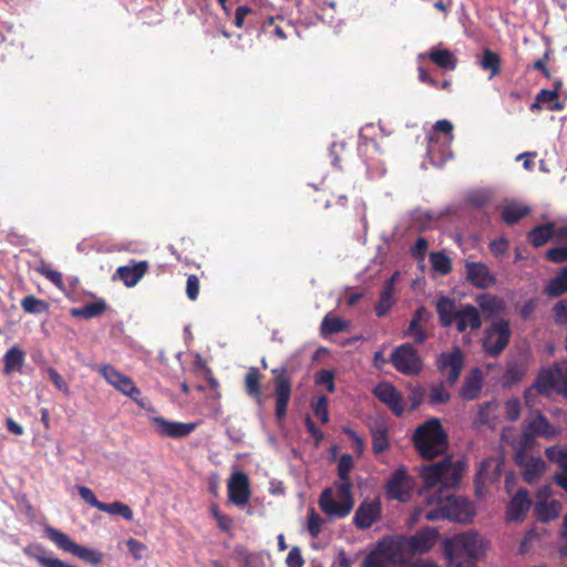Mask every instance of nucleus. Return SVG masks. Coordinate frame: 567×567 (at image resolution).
<instances>
[{
    "label": "nucleus",
    "instance_id": "obj_1",
    "mask_svg": "<svg viewBox=\"0 0 567 567\" xmlns=\"http://www.w3.org/2000/svg\"><path fill=\"white\" fill-rule=\"evenodd\" d=\"M465 470V461L453 462L451 457L422 467L420 476L424 487L431 489L440 485L436 492L427 496V504L433 507L424 512L426 520L449 519L458 523L472 520L475 515L473 503L453 494V491L460 485Z\"/></svg>",
    "mask_w": 567,
    "mask_h": 567
},
{
    "label": "nucleus",
    "instance_id": "obj_2",
    "mask_svg": "<svg viewBox=\"0 0 567 567\" xmlns=\"http://www.w3.org/2000/svg\"><path fill=\"white\" fill-rule=\"evenodd\" d=\"M447 567H475L482 554V540L477 533H462L443 542Z\"/></svg>",
    "mask_w": 567,
    "mask_h": 567
},
{
    "label": "nucleus",
    "instance_id": "obj_3",
    "mask_svg": "<svg viewBox=\"0 0 567 567\" xmlns=\"http://www.w3.org/2000/svg\"><path fill=\"white\" fill-rule=\"evenodd\" d=\"M413 445L422 458L432 460L443 454L447 449V435L439 419H431L413 433Z\"/></svg>",
    "mask_w": 567,
    "mask_h": 567
},
{
    "label": "nucleus",
    "instance_id": "obj_4",
    "mask_svg": "<svg viewBox=\"0 0 567 567\" xmlns=\"http://www.w3.org/2000/svg\"><path fill=\"white\" fill-rule=\"evenodd\" d=\"M403 561L404 551L398 536H386L365 556L362 567H394Z\"/></svg>",
    "mask_w": 567,
    "mask_h": 567
},
{
    "label": "nucleus",
    "instance_id": "obj_5",
    "mask_svg": "<svg viewBox=\"0 0 567 567\" xmlns=\"http://www.w3.org/2000/svg\"><path fill=\"white\" fill-rule=\"evenodd\" d=\"M559 434L560 427L551 424L542 412L536 411L534 415L526 417L524 421L522 435L514 446L532 450L536 437L549 441Z\"/></svg>",
    "mask_w": 567,
    "mask_h": 567
},
{
    "label": "nucleus",
    "instance_id": "obj_6",
    "mask_svg": "<svg viewBox=\"0 0 567 567\" xmlns=\"http://www.w3.org/2000/svg\"><path fill=\"white\" fill-rule=\"evenodd\" d=\"M96 371L105 379V381L114 386L122 394L131 398L140 408H145L148 401L140 398L141 390L135 385L132 378L120 372L111 364H103L96 368Z\"/></svg>",
    "mask_w": 567,
    "mask_h": 567
},
{
    "label": "nucleus",
    "instance_id": "obj_7",
    "mask_svg": "<svg viewBox=\"0 0 567 567\" xmlns=\"http://www.w3.org/2000/svg\"><path fill=\"white\" fill-rule=\"evenodd\" d=\"M44 532L48 538L52 540L59 548L79 557L82 560L97 565L103 559V555L100 551L78 545L65 533L52 526H47Z\"/></svg>",
    "mask_w": 567,
    "mask_h": 567
},
{
    "label": "nucleus",
    "instance_id": "obj_8",
    "mask_svg": "<svg viewBox=\"0 0 567 567\" xmlns=\"http://www.w3.org/2000/svg\"><path fill=\"white\" fill-rule=\"evenodd\" d=\"M390 362L404 375H417L423 369V361L417 350L409 342L394 348Z\"/></svg>",
    "mask_w": 567,
    "mask_h": 567
},
{
    "label": "nucleus",
    "instance_id": "obj_9",
    "mask_svg": "<svg viewBox=\"0 0 567 567\" xmlns=\"http://www.w3.org/2000/svg\"><path fill=\"white\" fill-rule=\"evenodd\" d=\"M511 336L512 331L508 320L498 319L493 322L492 326L486 329L485 337L483 339L482 346L485 353L489 357L499 355L508 346Z\"/></svg>",
    "mask_w": 567,
    "mask_h": 567
},
{
    "label": "nucleus",
    "instance_id": "obj_10",
    "mask_svg": "<svg viewBox=\"0 0 567 567\" xmlns=\"http://www.w3.org/2000/svg\"><path fill=\"white\" fill-rule=\"evenodd\" d=\"M440 533L434 527H423L411 536H398L403 551L422 555L430 551L439 539Z\"/></svg>",
    "mask_w": 567,
    "mask_h": 567
},
{
    "label": "nucleus",
    "instance_id": "obj_11",
    "mask_svg": "<svg viewBox=\"0 0 567 567\" xmlns=\"http://www.w3.org/2000/svg\"><path fill=\"white\" fill-rule=\"evenodd\" d=\"M413 488L414 478L408 474L404 466H400L389 477L385 484V494L390 499L405 503L410 501Z\"/></svg>",
    "mask_w": 567,
    "mask_h": 567
},
{
    "label": "nucleus",
    "instance_id": "obj_12",
    "mask_svg": "<svg viewBox=\"0 0 567 567\" xmlns=\"http://www.w3.org/2000/svg\"><path fill=\"white\" fill-rule=\"evenodd\" d=\"M272 373L275 374V415L277 421L281 422L287 416V408L291 396V380L286 367L272 369Z\"/></svg>",
    "mask_w": 567,
    "mask_h": 567
},
{
    "label": "nucleus",
    "instance_id": "obj_13",
    "mask_svg": "<svg viewBox=\"0 0 567 567\" xmlns=\"http://www.w3.org/2000/svg\"><path fill=\"white\" fill-rule=\"evenodd\" d=\"M529 450H523L520 446H514V461L522 470L523 480L533 484L537 482L546 470L545 461L539 456L527 454Z\"/></svg>",
    "mask_w": 567,
    "mask_h": 567
},
{
    "label": "nucleus",
    "instance_id": "obj_14",
    "mask_svg": "<svg viewBox=\"0 0 567 567\" xmlns=\"http://www.w3.org/2000/svg\"><path fill=\"white\" fill-rule=\"evenodd\" d=\"M437 370L453 385L460 378L464 367V355L460 348L455 347L451 352H443L436 361Z\"/></svg>",
    "mask_w": 567,
    "mask_h": 567
},
{
    "label": "nucleus",
    "instance_id": "obj_15",
    "mask_svg": "<svg viewBox=\"0 0 567 567\" xmlns=\"http://www.w3.org/2000/svg\"><path fill=\"white\" fill-rule=\"evenodd\" d=\"M373 395L398 417L404 413V400L402 393L390 382H380L372 390Z\"/></svg>",
    "mask_w": 567,
    "mask_h": 567
},
{
    "label": "nucleus",
    "instance_id": "obj_16",
    "mask_svg": "<svg viewBox=\"0 0 567 567\" xmlns=\"http://www.w3.org/2000/svg\"><path fill=\"white\" fill-rule=\"evenodd\" d=\"M152 424L158 435L172 439H182L188 436L197 426L196 423H184L168 421L163 416H154L151 419Z\"/></svg>",
    "mask_w": 567,
    "mask_h": 567
},
{
    "label": "nucleus",
    "instance_id": "obj_17",
    "mask_svg": "<svg viewBox=\"0 0 567 567\" xmlns=\"http://www.w3.org/2000/svg\"><path fill=\"white\" fill-rule=\"evenodd\" d=\"M434 131L446 135L447 142L436 155V147L439 146V138L431 136L427 145V153L434 161L445 162L452 156L450 144L453 140V124L449 120H439L434 124Z\"/></svg>",
    "mask_w": 567,
    "mask_h": 567
},
{
    "label": "nucleus",
    "instance_id": "obj_18",
    "mask_svg": "<svg viewBox=\"0 0 567 567\" xmlns=\"http://www.w3.org/2000/svg\"><path fill=\"white\" fill-rule=\"evenodd\" d=\"M560 377L561 364L555 363L551 368H544L538 372L533 388L543 395H549L555 389L558 391Z\"/></svg>",
    "mask_w": 567,
    "mask_h": 567
},
{
    "label": "nucleus",
    "instance_id": "obj_19",
    "mask_svg": "<svg viewBox=\"0 0 567 567\" xmlns=\"http://www.w3.org/2000/svg\"><path fill=\"white\" fill-rule=\"evenodd\" d=\"M466 279L473 286L487 289L496 284V278L483 262L467 261L465 264Z\"/></svg>",
    "mask_w": 567,
    "mask_h": 567
},
{
    "label": "nucleus",
    "instance_id": "obj_20",
    "mask_svg": "<svg viewBox=\"0 0 567 567\" xmlns=\"http://www.w3.org/2000/svg\"><path fill=\"white\" fill-rule=\"evenodd\" d=\"M248 476L244 472H236L228 482V497L238 506L246 505L250 498Z\"/></svg>",
    "mask_w": 567,
    "mask_h": 567
},
{
    "label": "nucleus",
    "instance_id": "obj_21",
    "mask_svg": "<svg viewBox=\"0 0 567 567\" xmlns=\"http://www.w3.org/2000/svg\"><path fill=\"white\" fill-rule=\"evenodd\" d=\"M319 506L327 515L338 518L348 516L353 508L351 502L336 501L330 488H326L320 495Z\"/></svg>",
    "mask_w": 567,
    "mask_h": 567
},
{
    "label": "nucleus",
    "instance_id": "obj_22",
    "mask_svg": "<svg viewBox=\"0 0 567 567\" xmlns=\"http://www.w3.org/2000/svg\"><path fill=\"white\" fill-rule=\"evenodd\" d=\"M381 514L379 502H362L357 508L353 523L359 529H367L378 520Z\"/></svg>",
    "mask_w": 567,
    "mask_h": 567
},
{
    "label": "nucleus",
    "instance_id": "obj_23",
    "mask_svg": "<svg viewBox=\"0 0 567 567\" xmlns=\"http://www.w3.org/2000/svg\"><path fill=\"white\" fill-rule=\"evenodd\" d=\"M458 332H465L467 329L477 330L482 326L480 311L473 305H465L456 312L454 319Z\"/></svg>",
    "mask_w": 567,
    "mask_h": 567
},
{
    "label": "nucleus",
    "instance_id": "obj_24",
    "mask_svg": "<svg viewBox=\"0 0 567 567\" xmlns=\"http://www.w3.org/2000/svg\"><path fill=\"white\" fill-rule=\"evenodd\" d=\"M483 386V373L478 368H474L465 377L463 385L460 389V396L466 401H473L481 394Z\"/></svg>",
    "mask_w": 567,
    "mask_h": 567
},
{
    "label": "nucleus",
    "instance_id": "obj_25",
    "mask_svg": "<svg viewBox=\"0 0 567 567\" xmlns=\"http://www.w3.org/2000/svg\"><path fill=\"white\" fill-rule=\"evenodd\" d=\"M148 270V262L142 260L131 265L121 266L116 269L117 277L126 287H134Z\"/></svg>",
    "mask_w": 567,
    "mask_h": 567
},
{
    "label": "nucleus",
    "instance_id": "obj_26",
    "mask_svg": "<svg viewBox=\"0 0 567 567\" xmlns=\"http://www.w3.org/2000/svg\"><path fill=\"white\" fill-rule=\"evenodd\" d=\"M530 507V499L526 489H518L508 504L506 517L508 520H520Z\"/></svg>",
    "mask_w": 567,
    "mask_h": 567
},
{
    "label": "nucleus",
    "instance_id": "obj_27",
    "mask_svg": "<svg viewBox=\"0 0 567 567\" xmlns=\"http://www.w3.org/2000/svg\"><path fill=\"white\" fill-rule=\"evenodd\" d=\"M435 308L441 326L444 328L451 327L456 318V312L458 311V309H456L455 300L450 297L442 296L436 300Z\"/></svg>",
    "mask_w": 567,
    "mask_h": 567
},
{
    "label": "nucleus",
    "instance_id": "obj_28",
    "mask_svg": "<svg viewBox=\"0 0 567 567\" xmlns=\"http://www.w3.org/2000/svg\"><path fill=\"white\" fill-rule=\"evenodd\" d=\"M429 59L439 68L453 71L456 69L457 59L449 49L433 47L427 52Z\"/></svg>",
    "mask_w": 567,
    "mask_h": 567
},
{
    "label": "nucleus",
    "instance_id": "obj_29",
    "mask_svg": "<svg viewBox=\"0 0 567 567\" xmlns=\"http://www.w3.org/2000/svg\"><path fill=\"white\" fill-rule=\"evenodd\" d=\"M394 281H395V276H392L390 279H388L384 282V285L382 287L379 301L375 305V315L379 318L384 317L390 311L392 306L394 305V297H393Z\"/></svg>",
    "mask_w": 567,
    "mask_h": 567
},
{
    "label": "nucleus",
    "instance_id": "obj_30",
    "mask_svg": "<svg viewBox=\"0 0 567 567\" xmlns=\"http://www.w3.org/2000/svg\"><path fill=\"white\" fill-rule=\"evenodd\" d=\"M553 237H555V224L551 221L537 225L527 233L528 243L536 248L544 246Z\"/></svg>",
    "mask_w": 567,
    "mask_h": 567
},
{
    "label": "nucleus",
    "instance_id": "obj_31",
    "mask_svg": "<svg viewBox=\"0 0 567 567\" xmlns=\"http://www.w3.org/2000/svg\"><path fill=\"white\" fill-rule=\"evenodd\" d=\"M544 293L548 298H558L567 293V266L563 267L554 278L548 280Z\"/></svg>",
    "mask_w": 567,
    "mask_h": 567
},
{
    "label": "nucleus",
    "instance_id": "obj_32",
    "mask_svg": "<svg viewBox=\"0 0 567 567\" xmlns=\"http://www.w3.org/2000/svg\"><path fill=\"white\" fill-rule=\"evenodd\" d=\"M561 87V81L557 80L554 82L553 90L542 89L537 95V102H542L546 104V109L548 111H560L564 109V105L558 102L559 99V90Z\"/></svg>",
    "mask_w": 567,
    "mask_h": 567
},
{
    "label": "nucleus",
    "instance_id": "obj_33",
    "mask_svg": "<svg viewBox=\"0 0 567 567\" xmlns=\"http://www.w3.org/2000/svg\"><path fill=\"white\" fill-rule=\"evenodd\" d=\"M350 327V322L348 320H344L338 316H332L331 313H328L324 316V318L321 321L320 324V333L322 337H328L333 333L348 331Z\"/></svg>",
    "mask_w": 567,
    "mask_h": 567
},
{
    "label": "nucleus",
    "instance_id": "obj_34",
    "mask_svg": "<svg viewBox=\"0 0 567 567\" xmlns=\"http://www.w3.org/2000/svg\"><path fill=\"white\" fill-rule=\"evenodd\" d=\"M475 301L483 312L491 316L498 315L505 309L504 300L491 293H481L476 297Z\"/></svg>",
    "mask_w": 567,
    "mask_h": 567
},
{
    "label": "nucleus",
    "instance_id": "obj_35",
    "mask_svg": "<svg viewBox=\"0 0 567 567\" xmlns=\"http://www.w3.org/2000/svg\"><path fill=\"white\" fill-rule=\"evenodd\" d=\"M106 308V302L100 299L97 301L85 303L79 308H72L70 312L71 316L75 318L92 319L101 316Z\"/></svg>",
    "mask_w": 567,
    "mask_h": 567
},
{
    "label": "nucleus",
    "instance_id": "obj_36",
    "mask_svg": "<svg viewBox=\"0 0 567 567\" xmlns=\"http://www.w3.org/2000/svg\"><path fill=\"white\" fill-rule=\"evenodd\" d=\"M261 377L262 375L258 368L250 367L244 380L246 393L258 401L261 399Z\"/></svg>",
    "mask_w": 567,
    "mask_h": 567
},
{
    "label": "nucleus",
    "instance_id": "obj_37",
    "mask_svg": "<svg viewBox=\"0 0 567 567\" xmlns=\"http://www.w3.org/2000/svg\"><path fill=\"white\" fill-rule=\"evenodd\" d=\"M372 450L374 454H381L389 450L388 429L384 424H379L371 430Z\"/></svg>",
    "mask_w": 567,
    "mask_h": 567
},
{
    "label": "nucleus",
    "instance_id": "obj_38",
    "mask_svg": "<svg viewBox=\"0 0 567 567\" xmlns=\"http://www.w3.org/2000/svg\"><path fill=\"white\" fill-rule=\"evenodd\" d=\"M24 362V352L18 347L9 349L3 357L4 373L9 374L12 371L21 370Z\"/></svg>",
    "mask_w": 567,
    "mask_h": 567
},
{
    "label": "nucleus",
    "instance_id": "obj_39",
    "mask_svg": "<svg viewBox=\"0 0 567 567\" xmlns=\"http://www.w3.org/2000/svg\"><path fill=\"white\" fill-rule=\"evenodd\" d=\"M21 308L25 313L40 315L49 311V303L33 295L25 296L21 302Z\"/></svg>",
    "mask_w": 567,
    "mask_h": 567
},
{
    "label": "nucleus",
    "instance_id": "obj_40",
    "mask_svg": "<svg viewBox=\"0 0 567 567\" xmlns=\"http://www.w3.org/2000/svg\"><path fill=\"white\" fill-rule=\"evenodd\" d=\"M285 25L287 28H291L288 22H286L282 18L277 17H270L267 22L262 25V31L270 34L271 37H275L279 40H286L287 34L285 31Z\"/></svg>",
    "mask_w": 567,
    "mask_h": 567
},
{
    "label": "nucleus",
    "instance_id": "obj_41",
    "mask_svg": "<svg viewBox=\"0 0 567 567\" xmlns=\"http://www.w3.org/2000/svg\"><path fill=\"white\" fill-rule=\"evenodd\" d=\"M481 68L491 72L489 79L498 75L502 70V61L499 55L496 52L486 49L483 53Z\"/></svg>",
    "mask_w": 567,
    "mask_h": 567
},
{
    "label": "nucleus",
    "instance_id": "obj_42",
    "mask_svg": "<svg viewBox=\"0 0 567 567\" xmlns=\"http://www.w3.org/2000/svg\"><path fill=\"white\" fill-rule=\"evenodd\" d=\"M529 214V208L527 206H520L516 204L506 205L502 210L503 220L513 225L519 221L522 218Z\"/></svg>",
    "mask_w": 567,
    "mask_h": 567
},
{
    "label": "nucleus",
    "instance_id": "obj_43",
    "mask_svg": "<svg viewBox=\"0 0 567 567\" xmlns=\"http://www.w3.org/2000/svg\"><path fill=\"white\" fill-rule=\"evenodd\" d=\"M100 511L111 515H118L128 522L133 520L134 517L132 508L118 501L113 503H102Z\"/></svg>",
    "mask_w": 567,
    "mask_h": 567
},
{
    "label": "nucleus",
    "instance_id": "obj_44",
    "mask_svg": "<svg viewBox=\"0 0 567 567\" xmlns=\"http://www.w3.org/2000/svg\"><path fill=\"white\" fill-rule=\"evenodd\" d=\"M560 504L557 502L539 503L536 505V515L540 522H548L556 518L559 515Z\"/></svg>",
    "mask_w": 567,
    "mask_h": 567
},
{
    "label": "nucleus",
    "instance_id": "obj_45",
    "mask_svg": "<svg viewBox=\"0 0 567 567\" xmlns=\"http://www.w3.org/2000/svg\"><path fill=\"white\" fill-rule=\"evenodd\" d=\"M430 261L432 268L441 275H447L452 271V260L444 252H432Z\"/></svg>",
    "mask_w": 567,
    "mask_h": 567
},
{
    "label": "nucleus",
    "instance_id": "obj_46",
    "mask_svg": "<svg viewBox=\"0 0 567 567\" xmlns=\"http://www.w3.org/2000/svg\"><path fill=\"white\" fill-rule=\"evenodd\" d=\"M451 394L445 390L442 382L433 383L430 386L429 403L432 405L443 404L449 402Z\"/></svg>",
    "mask_w": 567,
    "mask_h": 567
},
{
    "label": "nucleus",
    "instance_id": "obj_47",
    "mask_svg": "<svg viewBox=\"0 0 567 567\" xmlns=\"http://www.w3.org/2000/svg\"><path fill=\"white\" fill-rule=\"evenodd\" d=\"M330 156L332 157V165L336 167H341V162L346 161L349 156L347 143L333 142L330 147Z\"/></svg>",
    "mask_w": 567,
    "mask_h": 567
},
{
    "label": "nucleus",
    "instance_id": "obj_48",
    "mask_svg": "<svg viewBox=\"0 0 567 567\" xmlns=\"http://www.w3.org/2000/svg\"><path fill=\"white\" fill-rule=\"evenodd\" d=\"M404 336L411 337L416 344H422L427 339V334L422 324L412 319L408 329L404 331Z\"/></svg>",
    "mask_w": 567,
    "mask_h": 567
},
{
    "label": "nucleus",
    "instance_id": "obj_49",
    "mask_svg": "<svg viewBox=\"0 0 567 567\" xmlns=\"http://www.w3.org/2000/svg\"><path fill=\"white\" fill-rule=\"evenodd\" d=\"M545 454L549 461L558 463L564 471H567V447L549 446L545 450Z\"/></svg>",
    "mask_w": 567,
    "mask_h": 567
},
{
    "label": "nucleus",
    "instance_id": "obj_50",
    "mask_svg": "<svg viewBox=\"0 0 567 567\" xmlns=\"http://www.w3.org/2000/svg\"><path fill=\"white\" fill-rule=\"evenodd\" d=\"M334 487H336V492H337V497L340 501L351 502L352 505H354V499H353V496H352V482H351V480H348V481L339 480L338 482L334 483Z\"/></svg>",
    "mask_w": 567,
    "mask_h": 567
},
{
    "label": "nucleus",
    "instance_id": "obj_51",
    "mask_svg": "<svg viewBox=\"0 0 567 567\" xmlns=\"http://www.w3.org/2000/svg\"><path fill=\"white\" fill-rule=\"evenodd\" d=\"M323 519L322 517L311 508L308 513V532L312 538H317L322 529Z\"/></svg>",
    "mask_w": 567,
    "mask_h": 567
},
{
    "label": "nucleus",
    "instance_id": "obj_52",
    "mask_svg": "<svg viewBox=\"0 0 567 567\" xmlns=\"http://www.w3.org/2000/svg\"><path fill=\"white\" fill-rule=\"evenodd\" d=\"M353 468V458L350 454H342L338 462V477L341 481L350 480V472Z\"/></svg>",
    "mask_w": 567,
    "mask_h": 567
},
{
    "label": "nucleus",
    "instance_id": "obj_53",
    "mask_svg": "<svg viewBox=\"0 0 567 567\" xmlns=\"http://www.w3.org/2000/svg\"><path fill=\"white\" fill-rule=\"evenodd\" d=\"M553 318L556 324L566 326L567 324V298L557 301L553 308Z\"/></svg>",
    "mask_w": 567,
    "mask_h": 567
},
{
    "label": "nucleus",
    "instance_id": "obj_54",
    "mask_svg": "<svg viewBox=\"0 0 567 567\" xmlns=\"http://www.w3.org/2000/svg\"><path fill=\"white\" fill-rule=\"evenodd\" d=\"M316 383L318 385H322L327 389L328 392L332 393L336 389L334 386V372L332 370H320L316 374Z\"/></svg>",
    "mask_w": 567,
    "mask_h": 567
},
{
    "label": "nucleus",
    "instance_id": "obj_55",
    "mask_svg": "<svg viewBox=\"0 0 567 567\" xmlns=\"http://www.w3.org/2000/svg\"><path fill=\"white\" fill-rule=\"evenodd\" d=\"M313 414L320 419L322 423L329 422V411H328V399L324 395L318 398L317 402L313 404Z\"/></svg>",
    "mask_w": 567,
    "mask_h": 567
},
{
    "label": "nucleus",
    "instance_id": "obj_56",
    "mask_svg": "<svg viewBox=\"0 0 567 567\" xmlns=\"http://www.w3.org/2000/svg\"><path fill=\"white\" fill-rule=\"evenodd\" d=\"M522 411V404L519 399L513 398L506 401L505 403V416L508 421L518 420Z\"/></svg>",
    "mask_w": 567,
    "mask_h": 567
},
{
    "label": "nucleus",
    "instance_id": "obj_57",
    "mask_svg": "<svg viewBox=\"0 0 567 567\" xmlns=\"http://www.w3.org/2000/svg\"><path fill=\"white\" fill-rule=\"evenodd\" d=\"M546 258L554 264H563L567 261V246L553 247L547 250Z\"/></svg>",
    "mask_w": 567,
    "mask_h": 567
},
{
    "label": "nucleus",
    "instance_id": "obj_58",
    "mask_svg": "<svg viewBox=\"0 0 567 567\" xmlns=\"http://www.w3.org/2000/svg\"><path fill=\"white\" fill-rule=\"evenodd\" d=\"M126 547L136 560H141L146 551V546L135 538H128L126 542Z\"/></svg>",
    "mask_w": 567,
    "mask_h": 567
},
{
    "label": "nucleus",
    "instance_id": "obj_59",
    "mask_svg": "<svg viewBox=\"0 0 567 567\" xmlns=\"http://www.w3.org/2000/svg\"><path fill=\"white\" fill-rule=\"evenodd\" d=\"M424 398H425V389L424 388L415 386V388L411 389L409 398H408V400L410 402V410L411 411L416 410L424 401Z\"/></svg>",
    "mask_w": 567,
    "mask_h": 567
},
{
    "label": "nucleus",
    "instance_id": "obj_60",
    "mask_svg": "<svg viewBox=\"0 0 567 567\" xmlns=\"http://www.w3.org/2000/svg\"><path fill=\"white\" fill-rule=\"evenodd\" d=\"M78 491H79V495L81 496V498L86 502L87 504H90L92 507H95L100 511L101 506H102V503L103 502H100L96 496L94 495L93 491L90 488V487H86V486H79L78 487Z\"/></svg>",
    "mask_w": 567,
    "mask_h": 567
},
{
    "label": "nucleus",
    "instance_id": "obj_61",
    "mask_svg": "<svg viewBox=\"0 0 567 567\" xmlns=\"http://www.w3.org/2000/svg\"><path fill=\"white\" fill-rule=\"evenodd\" d=\"M186 295L192 301L199 295V278L196 275H189L186 281Z\"/></svg>",
    "mask_w": 567,
    "mask_h": 567
},
{
    "label": "nucleus",
    "instance_id": "obj_62",
    "mask_svg": "<svg viewBox=\"0 0 567 567\" xmlns=\"http://www.w3.org/2000/svg\"><path fill=\"white\" fill-rule=\"evenodd\" d=\"M50 381L55 385V388L62 391L64 394L70 393L69 385L65 383L61 374L53 368H50L48 371Z\"/></svg>",
    "mask_w": 567,
    "mask_h": 567
},
{
    "label": "nucleus",
    "instance_id": "obj_63",
    "mask_svg": "<svg viewBox=\"0 0 567 567\" xmlns=\"http://www.w3.org/2000/svg\"><path fill=\"white\" fill-rule=\"evenodd\" d=\"M550 52L551 50L547 49L543 58L536 60L532 65L534 70L540 71L546 79L551 78V73L547 68V61L549 60Z\"/></svg>",
    "mask_w": 567,
    "mask_h": 567
},
{
    "label": "nucleus",
    "instance_id": "obj_64",
    "mask_svg": "<svg viewBox=\"0 0 567 567\" xmlns=\"http://www.w3.org/2000/svg\"><path fill=\"white\" fill-rule=\"evenodd\" d=\"M303 558L300 551V548L297 546H293L290 551L288 553V556L286 558V564L288 567H302L303 566Z\"/></svg>",
    "mask_w": 567,
    "mask_h": 567
}]
</instances>
